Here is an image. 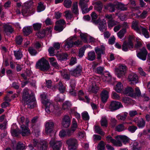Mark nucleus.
<instances>
[{
  "label": "nucleus",
  "instance_id": "obj_1",
  "mask_svg": "<svg viewBox=\"0 0 150 150\" xmlns=\"http://www.w3.org/2000/svg\"><path fill=\"white\" fill-rule=\"evenodd\" d=\"M23 100L28 105V107L29 108H33L36 105V100L33 93L29 94L27 89H25L23 90Z\"/></svg>",
  "mask_w": 150,
  "mask_h": 150
},
{
  "label": "nucleus",
  "instance_id": "obj_2",
  "mask_svg": "<svg viewBox=\"0 0 150 150\" xmlns=\"http://www.w3.org/2000/svg\"><path fill=\"white\" fill-rule=\"evenodd\" d=\"M17 120L20 125L21 129L19 133L23 136L29 135L30 132L28 127L29 120L27 118L25 119L23 116H19L17 118Z\"/></svg>",
  "mask_w": 150,
  "mask_h": 150
},
{
  "label": "nucleus",
  "instance_id": "obj_3",
  "mask_svg": "<svg viewBox=\"0 0 150 150\" xmlns=\"http://www.w3.org/2000/svg\"><path fill=\"white\" fill-rule=\"evenodd\" d=\"M116 140L112 138L110 136H108L106 137L107 141L109 143H112L114 146H121L122 144L121 142L124 144L128 143L129 139L125 135H118L116 137Z\"/></svg>",
  "mask_w": 150,
  "mask_h": 150
},
{
  "label": "nucleus",
  "instance_id": "obj_4",
  "mask_svg": "<svg viewBox=\"0 0 150 150\" xmlns=\"http://www.w3.org/2000/svg\"><path fill=\"white\" fill-rule=\"evenodd\" d=\"M76 40L75 35L70 37L65 41L64 47L66 50L74 46H78L82 44V42L79 40L75 41Z\"/></svg>",
  "mask_w": 150,
  "mask_h": 150
},
{
  "label": "nucleus",
  "instance_id": "obj_5",
  "mask_svg": "<svg viewBox=\"0 0 150 150\" xmlns=\"http://www.w3.org/2000/svg\"><path fill=\"white\" fill-rule=\"evenodd\" d=\"M33 143L32 144H30L28 147L30 150H33L34 147H36L37 150H47V142L45 141H41L40 142L37 139L33 140Z\"/></svg>",
  "mask_w": 150,
  "mask_h": 150
},
{
  "label": "nucleus",
  "instance_id": "obj_6",
  "mask_svg": "<svg viewBox=\"0 0 150 150\" xmlns=\"http://www.w3.org/2000/svg\"><path fill=\"white\" fill-rule=\"evenodd\" d=\"M40 96L42 103L45 106L46 112L47 113L53 112L54 109V107L47 99L46 94L43 93L41 94Z\"/></svg>",
  "mask_w": 150,
  "mask_h": 150
},
{
  "label": "nucleus",
  "instance_id": "obj_7",
  "mask_svg": "<svg viewBox=\"0 0 150 150\" xmlns=\"http://www.w3.org/2000/svg\"><path fill=\"white\" fill-rule=\"evenodd\" d=\"M124 93L126 95L129 96L132 98L139 96L141 94L140 89L137 87L135 88V91L132 87H127L124 91Z\"/></svg>",
  "mask_w": 150,
  "mask_h": 150
},
{
  "label": "nucleus",
  "instance_id": "obj_8",
  "mask_svg": "<svg viewBox=\"0 0 150 150\" xmlns=\"http://www.w3.org/2000/svg\"><path fill=\"white\" fill-rule=\"evenodd\" d=\"M36 67L43 71H48L50 68V65L47 61L44 58L40 59L36 64Z\"/></svg>",
  "mask_w": 150,
  "mask_h": 150
},
{
  "label": "nucleus",
  "instance_id": "obj_9",
  "mask_svg": "<svg viewBox=\"0 0 150 150\" xmlns=\"http://www.w3.org/2000/svg\"><path fill=\"white\" fill-rule=\"evenodd\" d=\"M91 16L92 20L96 24L99 23L98 27L100 31L103 32L106 29V22L104 19H103L100 22H99V20L96 21L95 20L97 19L98 16L94 12H93L91 14Z\"/></svg>",
  "mask_w": 150,
  "mask_h": 150
},
{
  "label": "nucleus",
  "instance_id": "obj_10",
  "mask_svg": "<svg viewBox=\"0 0 150 150\" xmlns=\"http://www.w3.org/2000/svg\"><path fill=\"white\" fill-rule=\"evenodd\" d=\"M134 38V36L133 35L129 36L128 42H127L126 41H125L123 44L122 46V50L126 52L128 51V48L131 49L133 48L134 44L132 41Z\"/></svg>",
  "mask_w": 150,
  "mask_h": 150
},
{
  "label": "nucleus",
  "instance_id": "obj_11",
  "mask_svg": "<svg viewBox=\"0 0 150 150\" xmlns=\"http://www.w3.org/2000/svg\"><path fill=\"white\" fill-rule=\"evenodd\" d=\"M127 69V67L124 65L120 64L118 68H115V72L117 77L121 78L125 74Z\"/></svg>",
  "mask_w": 150,
  "mask_h": 150
},
{
  "label": "nucleus",
  "instance_id": "obj_12",
  "mask_svg": "<svg viewBox=\"0 0 150 150\" xmlns=\"http://www.w3.org/2000/svg\"><path fill=\"white\" fill-rule=\"evenodd\" d=\"M96 80L94 78L90 79L89 85L88 89L89 92L95 93L97 92L99 89V88L96 85Z\"/></svg>",
  "mask_w": 150,
  "mask_h": 150
},
{
  "label": "nucleus",
  "instance_id": "obj_13",
  "mask_svg": "<svg viewBox=\"0 0 150 150\" xmlns=\"http://www.w3.org/2000/svg\"><path fill=\"white\" fill-rule=\"evenodd\" d=\"M50 144L53 150H60L62 143L61 141L56 140L55 138L52 139Z\"/></svg>",
  "mask_w": 150,
  "mask_h": 150
},
{
  "label": "nucleus",
  "instance_id": "obj_14",
  "mask_svg": "<svg viewBox=\"0 0 150 150\" xmlns=\"http://www.w3.org/2000/svg\"><path fill=\"white\" fill-rule=\"evenodd\" d=\"M67 144L68 145V150H75L77 146V142L75 138H70L66 141Z\"/></svg>",
  "mask_w": 150,
  "mask_h": 150
},
{
  "label": "nucleus",
  "instance_id": "obj_15",
  "mask_svg": "<svg viewBox=\"0 0 150 150\" xmlns=\"http://www.w3.org/2000/svg\"><path fill=\"white\" fill-rule=\"evenodd\" d=\"M122 105L120 102L116 101H113L111 102L108 106L109 109L110 111H113L122 107Z\"/></svg>",
  "mask_w": 150,
  "mask_h": 150
},
{
  "label": "nucleus",
  "instance_id": "obj_16",
  "mask_svg": "<svg viewBox=\"0 0 150 150\" xmlns=\"http://www.w3.org/2000/svg\"><path fill=\"white\" fill-rule=\"evenodd\" d=\"M56 25L54 27V29L57 31L60 32L62 31L64 28L65 21L63 19L57 21L56 22Z\"/></svg>",
  "mask_w": 150,
  "mask_h": 150
},
{
  "label": "nucleus",
  "instance_id": "obj_17",
  "mask_svg": "<svg viewBox=\"0 0 150 150\" xmlns=\"http://www.w3.org/2000/svg\"><path fill=\"white\" fill-rule=\"evenodd\" d=\"M105 47L103 45L96 47L95 50L97 55V59H101L102 55L104 54L105 53Z\"/></svg>",
  "mask_w": 150,
  "mask_h": 150
},
{
  "label": "nucleus",
  "instance_id": "obj_18",
  "mask_svg": "<svg viewBox=\"0 0 150 150\" xmlns=\"http://www.w3.org/2000/svg\"><path fill=\"white\" fill-rule=\"evenodd\" d=\"M128 80L131 84L134 85L138 83V77L135 73L130 74L128 76Z\"/></svg>",
  "mask_w": 150,
  "mask_h": 150
},
{
  "label": "nucleus",
  "instance_id": "obj_19",
  "mask_svg": "<svg viewBox=\"0 0 150 150\" xmlns=\"http://www.w3.org/2000/svg\"><path fill=\"white\" fill-rule=\"evenodd\" d=\"M140 50V52L137 53V56L140 59L145 61L146 59V55L147 54V50L145 47H143Z\"/></svg>",
  "mask_w": 150,
  "mask_h": 150
},
{
  "label": "nucleus",
  "instance_id": "obj_20",
  "mask_svg": "<svg viewBox=\"0 0 150 150\" xmlns=\"http://www.w3.org/2000/svg\"><path fill=\"white\" fill-rule=\"evenodd\" d=\"M54 123L51 121L47 122L45 124V132L47 134H50L53 131Z\"/></svg>",
  "mask_w": 150,
  "mask_h": 150
},
{
  "label": "nucleus",
  "instance_id": "obj_21",
  "mask_svg": "<svg viewBox=\"0 0 150 150\" xmlns=\"http://www.w3.org/2000/svg\"><path fill=\"white\" fill-rule=\"evenodd\" d=\"M71 118L68 115H65L63 118L62 121V125L65 128H68L70 125Z\"/></svg>",
  "mask_w": 150,
  "mask_h": 150
},
{
  "label": "nucleus",
  "instance_id": "obj_22",
  "mask_svg": "<svg viewBox=\"0 0 150 150\" xmlns=\"http://www.w3.org/2000/svg\"><path fill=\"white\" fill-rule=\"evenodd\" d=\"M52 28L51 27H50L46 28V30H43L40 31L37 33L36 35L38 37L40 38H42L44 37L45 35V33L48 32V33L51 32Z\"/></svg>",
  "mask_w": 150,
  "mask_h": 150
},
{
  "label": "nucleus",
  "instance_id": "obj_23",
  "mask_svg": "<svg viewBox=\"0 0 150 150\" xmlns=\"http://www.w3.org/2000/svg\"><path fill=\"white\" fill-rule=\"evenodd\" d=\"M82 71L81 67L80 66L77 67L71 71V74L75 77L81 75Z\"/></svg>",
  "mask_w": 150,
  "mask_h": 150
},
{
  "label": "nucleus",
  "instance_id": "obj_24",
  "mask_svg": "<svg viewBox=\"0 0 150 150\" xmlns=\"http://www.w3.org/2000/svg\"><path fill=\"white\" fill-rule=\"evenodd\" d=\"M139 22L137 21H134L133 22L132 28L135 31L141 34L140 28L142 27L141 26H139Z\"/></svg>",
  "mask_w": 150,
  "mask_h": 150
},
{
  "label": "nucleus",
  "instance_id": "obj_25",
  "mask_svg": "<svg viewBox=\"0 0 150 150\" xmlns=\"http://www.w3.org/2000/svg\"><path fill=\"white\" fill-rule=\"evenodd\" d=\"M78 95L79 99V100L83 101L88 103H89L90 102V99L88 98V96H85V99L82 97L84 95V93L82 91L80 90L79 91Z\"/></svg>",
  "mask_w": 150,
  "mask_h": 150
},
{
  "label": "nucleus",
  "instance_id": "obj_26",
  "mask_svg": "<svg viewBox=\"0 0 150 150\" xmlns=\"http://www.w3.org/2000/svg\"><path fill=\"white\" fill-rule=\"evenodd\" d=\"M4 32L5 34L8 35L12 33L13 30L12 27L8 24H5L3 26Z\"/></svg>",
  "mask_w": 150,
  "mask_h": 150
},
{
  "label": "nucleus",
  "instance_id": "obj_27",
  "mask_svg": "<svg viewBox=\"0 0 150 150\" xmlns=\"http://www.w3.org/2000/svg\"><path fill=\"white\" fill-rule=\"evenodd\" d=\"M76 86V82L74 80H71L70 83V86L71 89H70L69 91V93L70 95L73 96H75L76 95V93L74 90V88Z\"/></svg>",
  "mask_w": 150,
  "mask_h": 150
},
{
  "label": "nucleus",
  "instance_id": "obj_28",
  "mask_svg": "<svg viewBox=\"0 0 150 150\" xmlns=\"http://www.w3.org/2000/svg\"><path fill=\"white\" fill-rule=\"evenodd\" d=\"M74 31L76 33H78L80 34V36L81 38L84 42H88L87 39H88V35L86 33H82L79 30H78L76 31V28L75 29Z\"/></svg>",
  "mask_w": 150,
  "mask_h": 150
},
{
  "label": "nucleus",
  "instance_id": "obj_29",
  "mask_svg": "<svg viewBox=\"0 0 150 150\" xmlns=\"http://www.w3.org/2000/svg\"><path fill=\"white\" fill-rule=\"evenodd\" d=\"M102 101L103 102H105L109 97V93L105 90H103L101 93Z\"/></svg>",
  "mask_w": 150,
  "mask_h": 150
},
{
  "label": "nucleus",
  "instance_id": "obj_30",
  "mask_svg": "<svg viewBox=\"0 0 150 150\" xmlns=\"http://www.w3.org/2000/svg\"><path fill=\"white\" fill-rule=\"evenodd\" d=\"M23 30L24 35L27 36L32 33L33 29L32 26H27L23 28Z\"/></svg>",
  "mask_w": 150,
  "mask_h": 150
},
{
  "label": "nucleus",
  "instance_id": "obj_31",
  "mask_svg": "<svg viewBox=\"0 0 150 150\" xmlns=\"http://www.w3.org/2000/svg\"><path fill=\"white\" fill-rule=\"evenodd\" d=\"M115 8H116V3L114 4L109 3L105 6V8L109 10L110 12L114 11Z\"/></svg>",
  "mask_w": 150,
  "mask_h": 150
},
{
  "label": "nucleus",
  "instance_id": "obj_32",
  "mask_svg": "<svg viewBox=\"0 0 150 150\" xmlns=\"http://www.w3.org/2000/svg\"><path fill=\"white\" fill-rule=\"evenodd\" d=\"M11 132L12 135L14 137L18 135V132L17 127L16 124H13L11 127Z\"/></svg>",
  "mask_w": 150,
  "mask_h": 150
},
{
  "label": "nucleus",
  "instance_id": "obj_33",
  "mask_svg": "<svg viewBox=\"0 0 150 150\" xmlns=\"http://www.w3.org/2000/svg\"><path fill=\"white\" fill-rule=\"evenodd\" d=\"M102 78L103 81H110L111 79V76L110 73L108 71L105 72L104 75H103Z\"/></svg>",
  "mask_w": 150,
  "mask_h": 150
},
{
  "label": "nucleus",
  "instance_id": "obj_34",
  "mask_svg": "<svg viewBox=\"0 0 150 150\" xmlns=\"http://www.w3.org/2000/svg\"><path fill=\"white\" fill-rule=\"evenodd\" d=\"M30 9L23 8L22 10L21 13L24 16H27L31 15L32 14Z\"/></svg>",
  "mask_w": 150,
  "mask_h": 150
},
{
  "label": "nucleus",
  "instance_id": "obj_35",
  "mask_svg": "<svg viewBox=\"0 0 150 150\" xmlns=\"http://www.w3.org/2000/svg\"><path fill=\"white\" fill-rule=\"evenodd\" d=\"M123 89V85L120 82H118L114 87L115 90L118 93L120 92Z\"/></svg>",
  "mask_w": 150,
  "mask_h": 150
},
{
  "label": "nucleus",
  "instance_id": "obj_36",
  "mask_svg": "<svg viewBox=\"0 0 150 150\" xmlns=\"http://www.w3.org/2000/svg\"><path fill=\"white\" fill-rule=\"evenodd\" d=\"M89 0H80V2L79 3V5L81 6V8L82 12L84 13L86 12L85 11L84 9V7L86 6L87 3L88 2Z\"/></svg>",
  "mask_w": 150,
  "mask_h": 150
},
{
  "label": "nucleus",
  "instance_id": "obj_37",
  "mask_svg": "<svg viewBox=\"0 0 150 150\" xmlns=\"http://www.w3.org/2000/svg\"><path fill=\"white\" fill-rule=\"evenodd\" d=\"M65 96L63 93L58 94L55 97V100L57 102H62L65 99Z\"/></svg>",
  "mask_w": 150,
  "mask_h": 150
},
{
  "label": "nucleus",
  "instance_id": "obj_38",
  "mask_svg": "<svg viewBox=\"0 0 150 150\" xmlns=\"http://www.w3.org/2000/svg\"><path fill=\"white\" fill-rule=\"evenodd\" d=\"M116 8L121 11H125L127 9V7L125 5L119 2L116 3Z\"/></svg>",
  "mask_w": 150,
  "mask_h": 150
},
{
  "label": "nucleus",
  "instance_id": "obj_39",
  "mask_svg": "<svg viewBox=\"0 0 150 150\" xmlns=\"http://www.w3.org/2000/svg\"><path fill=\"white\" fill-rule=\"evenodd\" d=\"M96 58V54L93 51L89 52L88 54L87 59L90 61H93Z\"/></svg>",
  "mask_w": 150,
  "mask_h": 150
},
{
  "label": "nucleus",
  "instance_id": "obj_40",
  "mask_svg": "<svg viewBox=\"0 0 150 150\" xmlns=\"http://www.w3.org/2000/svg\"><path fill=\"white\" fill-rule=\"evenodd\" d=\"M57 59L59 60H64L67 59V54L66 53L58 54L56 55Z\"/></svg>",
  "mask_w": 150,
  "mask_h": 150
},
{
  "label": "nucleus",
  "instance_id": "obj_41",
  "mask_svg": "<svg viewBox=\"0 0 150 150\" xmlns=\"http://www.w3.org/2000/svg\"><path fill=\"white\" fill-rule=\"evenodd\" d=\"M25 149V146L22 142H18L16 146L14 148V150H23Z\"/></svg>",
  "mask_w": 150,
  "mask_h": 150
},
{
  "label": "nucleus",
  "instance_id": "obj_42",
  "mask_svg": "<svg viewBox=\"0 0 150 150\" xmlns=\"http://www.w3.org/2000/svg\"><path fill=\"white\" fill-rule=\"evenodd\" d=\"M33 2L31 0H29L25 2L23 6V8L30 9L32 10L31 7L32 6Z\"/></svg>",
  "mask_w": 150,
  "mask_h": 150
},
{
  "label": "nucleus",
  "instance_id": "obj_43",
  "mask_svg": "<svg viewBox=\"0 0 150 150\" xmlns=\"http://www.w3.org/2000/svg\"><path fill=\"white\" fill-rule=\"evenodd\" d=\"M118 22L113 19L108 20V27L109 28H111L114 26L117 25Z\"/></svg>",
  "mask_w": 150,
  "mask_h": 150
},
{
  "label": "nucleus",
  "instance_id": "obj_44",
  "mask_svg": "<svg viewBox=\"0 0 150 150\" xmlns=\"http://www.w3.org/2000/svg\"><path fill=\"white\" fill-rule=\"evenodd\" d=\"M58 88L60 92L61 93H63L66 91V85L65 84H63L62 83L60 82L58 85Z\"/></svg>",
  "mask_w": 150,
  "mask_h": 150
},
{
  "label": "nucleus",
  "instance_id": "obj_45",
  "mask_svg": "<svg viewBox=\"0 0 150 150\" xmlns=\"http://www.w3.org/2000/svg\"><path fill=\"white\" fill-rule=\"evenodd\" d=\"M145 121L143 118H141L138 120L137 125L139 128H143L145 126Z\"/></svg>",
  "mask_w": 150,
  "mask_h": 150
},
{
  "label": "nucleus",
  "instance_id": "obj_46",
  "mask_svg": "<svg viewBox=\"0 0 150 150\" xmlns=\"http://www.w3.org/2000/svg\"><path fill=\"white\" fill-rule=\"evenodd\" d=\"M140 31H141V32L142 33L143 35L144 36V37L147 38H149V33L147 30L146 28H143L142 27H141Z\"/></svg>",
  "mask_w": 150,
  "mask_h": 150
},
{
  "label": "nucleus",
  "instance_id": "obj_47",
  "mask_svg": "<svg viewBox=\"0 0 150 150\" xmlns=\"http://www.w3.org/2000/svg\"><path fill=\"white\" fill-rule=\"evenodd\" d=\"M103 6L102 3L100 1H98L96 2L95 7L96 9L100 11L102 9Z\"/></svg>",
  "mask_w": 150,
  "mask_h": 150
},
{
  "label": "nucleus",
  "instance_id": "obj_48",
  "mask_svg": "<svg viewBox=\"0 0 150 150\" xmlns=\"http://www.w3.org/2000/svg\"><path fill=\"white\" fill-rule=\"evenodd\" d=\"M78 127L77 122L75 118H73L72 120L71 129L73 131H75Z\"/></svg>",
  "mask_w": 150,
  "mask_h": 150
},
{
  "label": "nucleus",
  "instance_id": "obj_49",
  "mask_svg": "<svg viewBox=\"0 0 150 150\" xmlns=\"http://www.w3.org/2000/svg\"><path fill=\"white\" fill-rule=\"evenodd\" d=\"M78 137L80 140L85 141L86 139V133L84 131H82L78 133Z\"/></svg>",
  "mask_w": 150,
  "mask_h": 150
},
{
  "label": "nucleus",
  "instance_id": "obj_50",
  "mask_svg": "<svg viewBox=\"0 0 150 150\" xmlns=\"http://www.w3.org/2000/svg\"><path fill=\"white\" fill-rule=\"evenodd\" d=\"M14 54L16 59H20L22 57L23 54L21 50L14 51Z\"/></svg>",
  "mask_w": 150,
  "mask_h": 150
},
{
  "label": "nucleus",
  "instance_id": "obj_51",
  "mask_svg": "<svg viewBox=\"0 0 150 150\" xmlns=\"http://www.w3.org/2000/svg\"><path fill=\"white\" fill-rule=\"evenodd\" d=\"M100 123L101 126L106 127H107L108 121L105 116H102L100 120Z\"/></svg>",
  "mask_w": 150,
  "mask_h": 150
},
{
  "label": "nucleus",
  "instance_id": "obj_52",
  "mask_svg": "<svg viewBox=\"0 0 150 150\" xmlns=\"http://www.w3.org/2000/svg\"><path fill=\"white\" fill-rule=\"evenodd\" d=\"M95 131L96 133L100 134L102 136L105 135V133L102 131L100 127L98 126H96L94 128Z\"/></svg>",
  "mask_w": 150,
  "mask_h": 150
},
{
  "label": "nucleus",
  "instance_id": "obj_53",
  "mask_svg": "<svg viewBox=\"0 0 150 150\" xmlns=\"http://www.w3.org/2000/svg\"><path fill=\"white\" fill-rule=\"evenodd\" d=\"M128 113L127 112H125L123 114L117 115L116 117L118 120H123L125 119L128 115Z\"/></svg>",
  "mask_w": 150,
  "mask_h": 150
},
{
  "label": "nucleus",
  "instance_id": "obj_54",
  "mask_svg": "<svg viewBox=\"0 0 150 150\" xmlns=\"http://www.w3.org/2000/svg\"><path fill=\"white\" fill-rule=\"evenodd\" d=\"M126 32V30L123 28L120 30L117 33L118 37L120 39H122L124 36L125 33Z\"/></svg>",
  "mask_w": 150,
  "mask_h": 150
},
{
  "label": "nucleus",
  "instance_id": "obj_55",
  "mask_svg": "<svg viewBox=\"0 0 150 150\" xmlns=\"http://www.w3.org/2000/svg\"><path fill=\"white\" fill-rule=\"evenodd\" d=\"M71 105V104L70 102L66 101L63 104L62 108L64 110L69 109Z\"/></svg>",
  "mask_w": 150,
  "mask_h": 150
},
{
  "label": "nucleus",
  "instance_id": "obj_56",
  "mask_svg": "<svg viewBox=\"0 0 150 150\" xmlns=\"http://www.w3.org/2000/svg\"><path fill=\"white\" fill-rule=\"evenodd\" d=\"M122 101L127 104H132L134 103L133 101L131 99L127 97L123 98Z\"/></svg>",
  "mask_w": 150,
  "mask_h": 150
},
{
  "label": "nucleus",
  "instance_id": "obj_57",
  "mask_svg": "<svg viewBox=\"0 0 150 150\" xmlns=\"http://www.w3.org/2000/svg\"><path fill=\"white\" fill-rule=\"evenodd\" d=\"M61 73L62 76L65 79L68 80L69 79V75L67 71H61Z\"/></svg>",
  "mask_w": 150,
  "mask_h": 150
},
{
  "label": "nucleus",
  "instance_id": "obj_58",
  "mask_svg": "<svg viewBox=\"0 0 150 150\" xmlns=\"http://www.w3.org/2000/svg\"><path fill=\"white\" fill-rule=\"evenodd\" d=\"M105 149V145L104 142L101 141L98 144L97 149L98 150H104Z\"/></svg>",
  "mask_w": 150,
  "mask_h": 150
},
{
  "label": "nucleus",
  "instance_id": "obj_59",
  "mask_svg": "<svg viewBox=\"0 0 150 150\" xmlns=\"http://www.w3.org/2000/svg\"><path fill=\"white\" fill-rule=\"evenodd\" d=\"M72 2L71 0H64V6L67 8L71 7Z\"/></svg>",
  "mask_w": 150,
  "mask_h": 150
},
{
  "label": "nucleus",
  "instance_id": "obj_60",
  "mask_svg": "<svg viewBox=\"0 0 150 150\" xmlns=\"http://www.w3.org/2000/svg\"><path fill=\"white\" fill-rule=\"evenodd\" d=\"M45 9V7L43 4L41 2H39L38 6L37 11L38 12H40L43 11Z\"/></svg>",
  "mask_w": 150,
  "mask_h": 150
},
{
  "label": "nucleus",
  "instance_id": "obj_61",
  "mask_svg": "<svg viewBox=\"0 0 150 150\" xmlns=\"http://www.w3.org/2000/svg\"><path fill=\"white\" fill-rule=\"evenodd\" d=\"M72 10L74 13L76 14H78V9L77 3V2H75L74 4Z\"/></svg>",
  "mask_w": 150,
  "mask_h": 150
},
{
  "label": "nucleus",
  "instance_id": "obj_62",
  "mask_svg": "<svg viewBox=\"0 0 150 150\" xmlns=\"http://www.w3.org/2000/svg\"><path fill=\"white\" fill-rule=\"evenodd\" d=\"M133 150H140V147L139 146L137 142H134L132 146Z\"/></svg>",
  "mask_w": 150,
  "mask_h": 150
},
{
  "label": "nucleus",
  "instance_id": "obj_63",
  "mask_svg": "<svg viewBox=\"0 0 150 150\" xmlns=\"http://www.w3.org/2000/svg\"><path fill=\"white\" fill-rule=\"evenodd\" d=\"M65 17L67 19H70L72 17L71 13V11H67L65 12Z\"/></svg>",
  "mask_w": 150,
  "mask_h": 150
},
{
  "label": "nucleus",
  "instance_id": "obj_64",
  "mask_svg": "<svg viewBox=\"0 0 150 150\" xmlns=\"http://www.w3.org/2000/svg\"><path fill=\"white\" fill-rule=\"evenodd\" d=\"M28 50L29 53L32 55H35L37 53L36 50L32 47H29Z\"/></svg>",
  "mask_w": 150,
  "mask_h": 150
}]
</instances>
